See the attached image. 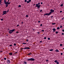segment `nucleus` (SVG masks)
Segmentation results:
<instances>
[{"label":"nucleus","instance_id":"a18cd8bd","mask_svg":"<svg viewBox=\"0 0 64 64\" xmlns=\"http://www.w3.org/2000/svg\"><path fill=\"white\" fill-rule=\"evenodd\" d=\"M18 53V52H15L14 53V54H16V53Z\"/></svg>","mask_w":64,"mask_h":64},{"label":"nucleus","instance_id":"e433bc0d","mask_svg":"<svg viewBox=\"0 0 64 64\" xmlns=\"http://www.w3.org/2000/svg\"><path fill=\"white\" fill-rule=\"evenodd\" d=\"M24 49H26V47H25L24 48Z\"/></svg>","mask_w":64,"mask_h":64},{"label":"nucleus","instance_id":"6ab92c4d","mask_svg":"<svg viewBox=\"0 0 64 64\" xmlns=\"http://www.w3.org/2000/svg\"><path fill=\"white\" fill-rule=\"evenodd\" d=\"M48 40H50V38H48Z\"/></svg>","mask_w":64,"mask_h":64},{"label":"nucleus","instance_id":"39448f33","mask_svg":"<svg viewBox=\"0 0 64 64\" xmlns=\"http://www.w3.org/2000/svg\"><path fill=\"white\" fill-rule=\"evenodd\" d=\"M4 2L5 5H8V3H9V2L8 1V2H6V0H4Z\"/></svg>","mask_w":64,"mask_h":64},{"label":"nucleus","instance_id":"2f4dec72","mask_svg":"<svg viewBox=\"0 0 64 64\" xmlns=\"http://www.w3.org/2000/svg\"><path fill=\"white\" fill-rule=\"evenodd\" d=\"M42 10H40V12H42Z\"/></svg>","mask_w":64,"mask_h":64},{"label":"nucleus","instance_id":"e2e57ef3","mask_svg":"<svg viewBox=\"0 0 64 64\" xmlns=\"http://www.w3.org/2000/svg\"><path fill=\"white\" fill-rule=\"evenodd\" d=\"M10 30V29L8 28V30Z\"/></svg>","mask_w":64,"mask_h":64},{"label":"nucleus","instance_id":"f3484780","mask_svg":"<svg viewBox=\"0 0 64 64\" xmlns=\"http://www.w3.org/2000/svg\"><path fill=\"white\" fill-rule=\"evenodd\" d=\"M59 29H60V28L59 27H58V28H57V29L58 30H59Z\"/></svg>","mask_w":64,"mask_h":64},{"label":"nucleus","instance_id":"72a5a7b5","mask_svg":"<svg viewBox=\"0 0 64 64\" xmlns=\"http://www.w3.org/2000/svg\"><path fill=\"white\" fill-rule=\"evenodd\" d=\"M0 20H1V21H3V18H2Z\"/></svg>","mask_w":64,"mask_h":64},{"label":"nucleus","instance_id":"bb28decb","mask_svg":"<svg viewBox=\"0 0 64 64\" xmlns=\"http://www.w3.org/2000/svg\"><path fill=\"white\" fill-rule=\"evenodd\" d=\"M46 62H48V61H49V60H46Z\"/></svg>","mask_w":64,"mask_h":64},{"label":"nucleus","instance_id":"7c9ffc66","mask_svg":"<svg viewBox=\"0 0 64 64\" xmlns=\"http://www.w3.org/2000/svg\"><path fill=\"white\" fill-rule=\"evenodd\" d=\"M62 35H64V34L63 33H62Z\"/></svg>","mask_w":64,"mask_h":64},{"label":"nucleus","instance_id":"ddd939ff","mask_svg":"<svg viewBox=\"0 0 64 64\" xmlns=\"http://www.w3.org/2000/svg\"><path fill=\"white\" fill-rule=\"evenodd\" d=\"M54 62H55L56 63H57V62H58V61L57 60H55L54 61Z\"/></svg>","mask_w":64,"mask_h":64},{"label":"nucleus","instance_id":"b1692460","mask_svg":"<svg viewBox=\"0 0 64 64\" xmlns=\"http://www.w3.org/2000/svg\"><path fill=\"white\" fill-rule=\"evenodd\" d=\"M56 24V23H52V25H55V24Z\"/></svg>","mask_w":64,"mask_h":64},{"label":"nucleus","instance_id":"49530a36","mask_svg":"<svg viewBox=\"0 0 64 64\" xmlns=\"http://www.w3.org/2000/svg\"><path fill=\"white\" fill-rule=\"evenodd\" d=\"M42 32H44V30H42Z\"/></svg>","mask_w":64,"mask_h":64},{"label":"nucleus","instance_id":"9d476101","mask_svg":"<svg viewBox=\"0 0 64 64\" xmlns=\"http://www.w3.org/2000/svg\"><path fill=\"white\" fill-rule=\"evenodd\" d=\"M56 52H59V51L58 50V49H57L56 50Z\"/></svg>","mask_w":64,"mask_h":64},{"label":"nucleus","instance_id":"c9c22d12","mask_svg":"<svg viewBox=\"0 0 64 64\" xmlns=\"http://www.w3.org/2000/svg\"><path fill=\"white\" fill-rule=\"evenodd\" d=\"M4 60H6V58H4Z\"/></svg>","mask_w":64,"mask_h":64},{"label":"nucleus","instance_id":"dca6fc26","mask_svg":"<svg viewBox=\"0 0 64 64\" xmlns=\"http://www.w3.org/2000/svg\"><path fill=\"white\" fill-rule=\"evenodd\" d=\"M60 6H61V7H62V6H63V4H61L60 5Z\"/></svg>","mask_w":64,"mask_h":64},{"label":"nucleus","instance_id":"603ef678","mask_svg":"<svg viewBox=\"0 0 64 64\" xmlns=\"http://www.w3.org/2000/svg\"><path fill=\"white\" fill-rule=\"evenodd\" d=\"M38 23H40V21H38Z\"/></svg>","mask_w":64,"mask_h":64},{"label":"nucleus","instance_id":"20e7f679","mask_svg":"<svg viewBox=\"0 0 64 64\" xmlns=\"http://www.w3.org/2000/svg\"><path fill=\"white\" fill-rule=\"evenodd\" d=\"M50 12L49 13L50 15H51V14H52V13H54V10H53L52 9H51L50 10Z\"/></svg>","mask_w":64,"mask_h":64},{"label":"nucleus","instance_id":"79ce46f5","mask_svg":"<svg viewBox=\"0 0 64 64\" xmlns=\"http://www.w3.org/2000/svg\"><path fill=\"white\" fill-rule=\"evenodd\" d=\"M61 55H63V53H61Z\"/></svg>","mask_w":64,"mask_h":64},{"label":"nucleus","instance_id":"13d9d810","mask_svg":"<svg viewBox=\"0 0 64 64\" xmlns=\"http://www.w3.org/2000/svg\"><path fill=\"white\" fill-rule=\"evenodd\" d=\"M62 20H63V19H64V18H62Z\"/></svg>","mask_w":64,"mask_h":64},{"label":"nucleus","instance_id":"393cba45","mask_svg":"<svg viewBox=\"0 0 64 64\" xmlns=\"http://www.w3.org/2000/svg\"><path fill=\"white\" fill-rule=\"evenodd\" d=\"M27 43H22V44H26Z\"/></svg>","mask_w":64,"mask_h":64},{"label":"nucleus","instance_id":"4c0bfd02","mask_svg":"<svg viewBox=\"0 0 64 64\" xmlns=\"http://www.w3.org/2000/svg\"><path fill=\"white\" fill-rule=\"evenodd\" d=\"M31 0H29V2H31Z\"/></svg>","mask_w":64,"mask_h":64},{"label":"nucleus","instance_id":"58836bf2","mask_svg":"<svg viewBox=\"0 0 64 64\" xmlns=\"http://www.w3.org/2000/svg\"><path fill=\"white\" fill-rule=\"evenodd\" d=\"M6 5V7H8V5Z\"/></svg>","mask_w":64,"mask_h":64},{"label":"nucleus","instance_id":"473e14b6","mask_svg":"<svg viewBox=\"0 0 64 64\" xmlns=\"http://www.w3.org/2000/svg\"><path fill=\"white\" fill-rule=\"evenodd\" d=\"M27 0H25L24 1V2H27Z\"/></svg>","mask_w":64,"mask_h":64},{"label":"nucleus","instance_id":"8fccbe9b","mask_svg":"<svg viewBox=\"0 0 64 64\" xmlns=\"http://www.w3.org/2000/svg\"><path fill=\"white\" fill-rule=\"evenodd\" d=\"M62 12V11H60V13H61Z\"/></svg>","mask_w":64,"mask_h":64},{"label":"nucleus","instance_id":"69168bd1","mask_svg":"<svg viewBox=\"0 0 64 64\" xmlns=\"http://www.w3.org/2000/svg\"><path fill=\"white\" fill-rule=\"evenodd\" d=\"M55 32V31H54L53 32Z\"/></svg>","mask_w":64,"mask_h":64},{"label":"nucleus","instance_id":"9b49d317","mask_svg":"<svg viewBox=\"0 0 64 64\" xmlns=\"http://www.w3.org/2000/svg\"><path fill=\"white\" fill-rule=\"evenodd\" d=\"M9 54L10 55H12V52H10V53H9Z\"/></svg>","mask_w":64,"mask_h":64},{"label":"nucleus","instance_id":"f257e3e1","mask_svg":"<svg viewBox=\"0 0 64 64\" xmlns=\"http://www.w3.org/2000/svg\"><path fill=\"white\" fill-rule=\"evenodd\" d=\"M40 3H38V4H36V6H35V7H37L38 9H39L40 8V6H41V5H40Z\"/></svg>","mask_w":64,"mask_h":64},{"label":"nucleus","instance_id":"37998d69","mask_svg":"<svg viewBox=\"0 0 64 64\" xmlns=\"http://www.w3.org/2000/svg\"><path fill=\"white\" fill-rule=\"evenodd\" d=\"M10 3H11V2H10L9 3H8V5L10 4Z\"/></svg>","mask_w":64,"mask_h":64},{"label":"nucleus","instance_id":"de8ad7c7","mask_svg":"<svg viewBox=\"0 0 64 64\" xmlns=\"http://www.w3.org/2000/svg\"><path fill=\"white\" fill-rule=\"evenodd\" d=\"M41 42H42V41H40V43H41Z\"/></svg>","mask_w":64,"mask_h":64},{"label":"nucleus","instance_id":"cd10ccee","mask_svg":"<svg viewBox=\"0 0 64 64\" xmlns=\"http://www.w3.org/2000/svg\"><path fill=\"white\" fill-rule=\"evenodd\" d=\"M56 64H59V62H56Z\"/></svg>","mask_w":64,"mask_h":64},{"label":"nucleus","instance_id":"052dcab7","mask_svg":"<svg viewBox=\"0 0 64 64\" xmlns=\"http://www.w3.org/2000/svg\"><path fill=\"white\" fill-rule=\"evenodd\" d=\"M41 4H43V3L42 2H41Z\"/></svg>","mask_w":64,"mask_h":64},{"label":"nucleus","instance_id":"a878e982","mask_svg":"<svg viewBox=\"0 0 64 64\" xmlns=\"http://www.w3.org/2000/svg\"><path fill=\"white\" fill-rule=\"evenodd\" d=\"M31 54H30V53H28V55H31Z\"/></svg>","mask_w":64,"mask_h":64},{"label":"nucleus","instance_id":"6e6552de","mask_svg":"<svg viewBox=\"0 0 64 64\" xmlns=\"http://www.w3.org/2000/svg\"><path fill=\"white\" fill-rule=\"evenodd\" d=\"M7 63H10V60H8L7 61Z\"/></svg>","mask_w":64,"mask_h":64},{"label":"nucleus","instance_id":"6e6d98bb","mask_svg":"<svg viewBox=\"0 0 64 64\" xmlns=\"http://www.w3.org/2000/svg\"><path fill=\"white\" fill-rule=\"evenodd\" d=\"M2 0H0V2H2Z\"/></svg>","mask_w":64,"mask_h":64},{"label":"nucleus","instance_id":"a19ab883","mask_svg":"<svg viewBox=\"0 0 64 64\" xmlns=\"http://www.w3.org/2000/svg\"><path fill=\"white\" fill-rule=\"evenodd\" d=\"M16 33H19V32H16Z\"/></svg>","mask_w":64,"mask_h":64},{"label":"nucleus","instance_id":"774afa93","mask_svg":"<svg viewBox=\"0 0 64 64\" xmlns=\"http://www.w3.org/2000/svg\"><path fill=\"white\" fill-rule=\"evenodd\" d=\"M6 36H8V35H7Z\"/></svg>","mask_w":64,"mask_h":64},{"label":"nucleus","instance_id":"f03ea898","mask_svg":"<svg viewBox=\"0 0 64 64\" xmlns=\"http://www.w3.org/2000/svg\"><path fill=\"white\" fill-rule=\"evenodd\" d=\"M34 60L35 59L33 58H31L27 59V61H34Z\"/></svg>","mask_w":64,"mask_h":64},{"label":"nucleus","instance_id":"c03bdc74","mask_svg":"<svg viewBox=\"0 0 64 64\" xmlns=\"http://www.w3.org/2000/svg\"><path fill=\"white\" fill-rule=\"evenodd\" d=\"M10 46H12V45H10Z\"/></svg>","mask_w":64,"mask_h":64},{"label":"nucleus","instance_id":"338daca9","mask_svg":"<svg viewBox=\"0 0 64 64\" xmlns=\"http://www.w3.org/2000/svg\"><path fill=\"white\" fill-rule=\"evenodd\" d=\"M1 4V3L0 2V4H1V5L2 4Z\"/></svg>","mask_w":64,"mask_h":64},{"label":"nucleus","instance_id":"a211bd4d","mask_svg":"<svg viewBox=\"0 0 64 64\" xmlns=\"http://www.w3.org/2000/svg\"><path fill=\"white\" fill-rule=\"evenodd\" d=\"M18 7H21V5H19L18 6Z\"/></svg>","mask_w":64,"mask_h":64},{"label":"nucleus","instance_id":"5701e85b","mask_svg":"<svg viewBox=\"0 0 64 64\" xmlns=\"http://www.w3.org/2000/svg\"><path fill=\"white\" fill-rule=\"evenodd\" d=\"M60 46H63V44H60Z\"/></svg>","mask_w":64,"mask_h":64},{"label":"nucleus","instance_id":"0eeeda50","mask_svg":"<svg viewBox=\"0 0 64 64\" xmlns=\"http://www.w3.org/2000/svg\"><path fill=\"white\" fill-rule=\"evenodd\" d=\"M50 15V13H46L44 15V16H45V15H46V16H49Z\"/></svg>","mask_w":64,"mask_h":64},{"label":"nucleus","instance_id":"09e8293b","mask_svg":"<svg viewBox=\"0 0 64 64\" xmlns=\"http://www.w3.org/2000/svg\"><path fill=\"white\" fill-rule=\"evenodd\" d=\"M23 22H22V24H23Z\"/></svg>","mask_w":64,"mask_h":64},{"label":"nucleus","instance_id":"1a4fd4ad","mask_svg":"<svg viewBox=\"0 0 64 64\" xmlns=\"http://www.w3.org/2000/svg\"><path fill=\"white\" fill-rule=\"evenodd\" d=\"M23 63H24L25 64H27V62H26L25 61H24L23 62Z\"/></svg>","mask_w":64,"mask_h":64},{"label":"nucleus","instance_id":"4be33fe9","mask_svg":"<svg viewBox=\"0 0 64 64\" xmlns=\"http://www.w3.org/2000/svg\"><path fill=\"white\" fill-rule=\"evenodd\" d=\"M14 46H16V43L14 44Z\"/></svg>","mask_w":64,"mask_h":64},{"label":"nucleus","instance_id":"ea45409f","mask_svg":"<svg viewBox=\"0 0 64 64\" xmlns=\"http://www.w3.org/2000/svg\"><path fill=\"white\" fill-rule=\"evenodd\" d=\"M42 26V24H40V26Z\"/></svg>","mask_w":64,"mask_h":64},{"label":"nucleus","instance_id":"423d86ee","mask_svg":"<svg viewBox=\"0 0 64 64\" xmlns=\"http://www.w3.org/2000/svg\"><path fill=\"white\" fill-rule=\"evenodd\" d=\"M3 14H2V15H3L6 14H7V11H4L3 12Z\"/></svg>","mask_w":64,"mask_h":64},{"label":"nucleus","instance_id":"7ed1b4c3","mask_svg":"<svg viewBox=\"0 0 64 64\" xmlns=\"http://www.w3.org/2000/svg\"><path fill=\"white\" fill-rule=\"evenodd\" d=\"M15 31V29H14L13 30H10L8 31V32L10 34H11L14 31Z\"/></svg>","mask_w":64,"mask_h":64},{"label":"nucleus","instance_id":"c85d7f7f","mask_svg":"<svg viewBox=\"0 0 64 64\" xmlns=\"http://www.w3.org/2000/svg\"><path fill=\"white\" fill-rule=\"evenodd\" d=\"M28 41H29V40H28L27 39V40H26V42H28Z\"/></svg>","mask_w":64,"mask_h":64},{"label":"nucleus","instance_id":"680f3d73","mask_svg":"<svg viewBox=\"0 0 64 64\" xmlns=\"http://www.w3.org/2000/svg\"><path fill=\"white\" fill-rule=\"evenodd\" d=\"M53 16H51V18H53Z\"/></svg>","mask_w":64,"mask_h":64},{"label":"nucleus","instance_id":"864d4df0","mask_svg":"<svg viewBox=\"0 0 64 64\" xmlns=\"http://www.w3.org/2000/svg\"><path fill=\"white\" fill-rule=\"evenodd\" d=\"M62 31L64 32V30H62Z\"/></svg>","mask_w":64,"mask_h":64},{"label":"nucleus","instance_id":"0e129e2a","mask_svg":"<svg viewBox=\"0 0 64 64\" xmlns=\"http://www.w3.org/2000/svg\"><path fill=\"white\" fill-rule=\"evenodd\" d=\"M35 5H36V4H34V6Z\"/></svg>","mask_w":64,"mask_h":64},{"label":"nucleus","instance_id":"aec40b11","mask_svg":"<svg viewBox=\"0 0 64 64\" xmlns=\"http://www.w3.org/2000/svg\"><path fill=\"white\" fill-rule=\"evenodd\" d=\"M56 34H58V32H56Z\"/></svg>","mask_w":64,"mask_h":64},{"label":"nucleus","instance_id":"4468645a","mask_svg":"<svg viewBox=\"0 0 64 64\" xmlns=\"http://www.w3.org/2000/svg\"><path fill=\"white\" fill-rule=\"evenodd\" d=\"M52 30H53V31H56V29L55 28H53Z\"/></svg>","mask_w":64,"mask_h":64},{"label":"nucleus","instance_id":"5fc2aeb1","mask_svg":"<svg viewBox=\"0 0 64 64\" xmlns=\"http://www.w3.org/2000/svg\"><path fill=\"white\" fill-rule=\"evenodd\" d=\"M60 28H62V26H60Z\"/></svg>","mask_w":64,"mask_h":64},{"label":"nucleus","instance_id":"2eb2a0df","mask_svg":"<svg viewBox=\"0 0 64 64\" xmlns=\"http://www.w3.org/2000/svg\"><path fill=\"white\" fill-rule=\"evenodd\" d=\"M50 51H53V49H52L51 50H50Z\"/></svg>","mask_w":64,"mask_h":64},{"label":"nucleus","instance_id":"bf43d9fd","mask_svg":"<svg viewBox=\"0 0 64 64\" xmlns=\"http://www.w3.org/2000/svg\"><path fill=\"white\" fill-rule=\"evenodd\" d=\"M9 11V10H8L7 11V12H8Z\"/></svg>","mask_w":64,"mask_h":64},{"label":"nucleus","instance_id":"f704fd0d","mask_svg":"<svg viewBox=\"0 0 64 64\" xmlns=\"http://www.w3.org/2000/svg\"><path fill=\"white\" fill-rule=\"evenodd\" d=\"M46 38H46V37H44V39H46Z\"/></svg>","mask_w":64,"mask_h":64},{"label":"nucleus","instance_id":"c756f323","mask_svg":"<svg viewBox=\"0 0 64 64\" xmlns=\"http://www.w3.org/2000/svg\"><path fill=\"white\" fill-rule=\"evenodd\" d=\"M29 1H27V3H29Z\"/></svg>","mask_w":64,"mask_h":64},{"label":"nucleus","instance_id":"3c124183","mask_svg":"<svg viewBox=\"0 0 64 64\" xmlns=\"http://www.w3.org/2000/svg\"><path fill=\"white\" fill-rule=\"evenodd\" d=\"M19 26V24H18V25H17V27H18V26Z\"/></svg>","mask_w":64,"mask_h":64},{"label":"nucleus","instance_id":"f8f14e48","mask_svg":"<svg viewBox=\"0 0 64 64\" xmlns=\"http://www.w3.org/2000/svg\"><path fill=\"white\" fill-rule=\"evenodd\" d=\"M26 49H30V48L28 47H26Z\"/></svg>","mask_w":64,"mask_h":64},{"label":"nucleus","instance_id":"412c9836","mask_svg":"<svg viewBox=\"0 0 64 64\" xmlns=\"http://www.w3.org/2000/svg\"><path fill=\"white\" fill-rule=\"evenodd\" d=\"M28 15H27L26 16V17H27H27H28Z\"/></svg>","mask_w":64,"mask_h":64},{"label":"nucleus","instance_id":"4d7b16f0","mask_svg":"<svg viewBox=\"0 0 64 64\" xmlns=\"http://www.w3.org/2000/svg\"><path fill=\"white\" fill-rule=\"evenodd\" d=\"M39 33H40L39 32H37L38 34H39Z\"/></svg>","mask_w":64,"mask_h":64}]
</instances>
